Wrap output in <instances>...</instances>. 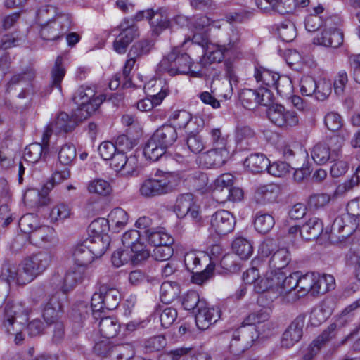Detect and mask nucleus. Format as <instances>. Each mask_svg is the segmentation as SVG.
<instances>
[{
	"mask_svg": "<svg viewBox=\"0 0 360 360\" xmlns=\"http://www.w3.org/2000/svg\"><path fill=\"white\" fill-rule=\"evenodd\" d=\"M29 312L22 302H8L5 305L2 328L6 333L15 335L16 345L24 340L22 332L26 328Z\"/></svg>",
	"mask_w": 360,
	"mask_h": 360,
	"instance_id": "obj_1",
	"label": "nucleus"
},
{
	"mask_svg": "<svg viewBox=\"0 0 360 360\" xmlns=\"http://www.w3.org/2000/svg\"><path fill=\"white\" fill-rule=\"evenodd\" d=\"M105 97L103 94L96 95L94 86L82 85L72 96V101L77 108L75 109V117L84 120L95 112Z\"/></svg>",
	"mask_w": 360,
	"mask_h": 360,
	"instance_id": "obj_2",
	"label": "nucleus"
},
{
	"mask_svg": "<svg viewBox=\"0 0 360 360\" xmlns=\"http://www.w3.org/2000/svg\"><path fill=\"white\" fill-rule=\"evenodd\" d=\"M51 261V254L45 251H41L25 257L21 262L22 273L20 275V281L21 283L32 282L48 269Z\"/></svg>",
	"mask_w": 360,
	"mask_h": 360,
	"instance_id": "obj_3",
	"label": "nucleus"
},
{
	"mask_svg": "<svg viewBox=\"0 0 360 360\" xmlns=\"http://www.w3.org/2000/svg\"><path fill=\"white\" fill-rule=\"evenodd\" d=\"M120 294L115 288L107 285L100 287L98 292H95L91 297L90 311L95 319H98L103 310L115 309L120 303Z\"/></svg>",
	"mask_w": 360,
	"mask_h": 360,
	"instance_id": "obj_4",
	"label": "nucleus"
},
{
	"mask_svg": "<svg viewBox=\"0 0 360 360\" xmlns=\"http://www.w3.org/2000/svg\"><path fill=\"white\" fill-rule=\"evenodd\" d=\"M297 272H294L285 276L282 271H266L264 280L257 286L258 291H266L269 289H275L282 293L291 294L297 289Z\"/></svg>",
	"mask_w": 360,
	"mask_h": 360,
	"instance_id": "obj_5",
	"label": "nucleus"
},
{
	"mask_svg": "<svg viewBox=\"0 0 360 360\" xmlns=\"http://www.w3.org/2000/svg\"><path fill=\"white\" fill-rule=\"evenodd\" d=\"M340 20L330 16L324 20V28L313 39L314 44L325 47L338 48L343 43V33L338 28Z\"/></svg>",
	"mask_w": 360,
	"mask_h": 360,
	"instance_id": "obj_6",
	"label": "nucleus"
},
{
	"mask_svg": "<svg viewBox=\"0 0 360 360\" xmlns=\"http://www.w3.org/2000/svg\"><path fill=\"white\" fill-rule=\"evenodd\" d=\"M259 336L258 331L254 327L240 326L233 330L229 344L230 352L234 355L243 354L252 347Z\"/></svg>",
	"mask_w": 360,
	"mask_h": 360,
	"instance_id": "obj_7",
	"label": "nucleus"
},
{
	"mask_svg": "<svg viewBox=\"0 0 360 360\" xmlns=\"http://www.w3.org/2000/svg\"><path fill=\"white\" fill-rule=\"evenodd\" d=\"M71 25L72 17L70 14L57 15L41 25V37L46 41L57 40L70 30Z\"/></svg>",
	"mask_w": 360,
	"mask_h": 360,
	"instance_id": "obj_8",
	"label": "nucleus"
},
{
	"mask_svg": "<svg viewBox=\"0 0 360 360\" xmlns=\"http://www.w3.org/2000/svg\"><path fill=\"white\" fill-rule=\"evenodd\" d=\"M269 120L278 127L290 129L299 124V116L295 111L286 109L281 105H273L267 111Z\"/></svg>",
	"mask_w": 360,
	"mask_h": 360,
	"instance_id": "obj_9",
	"label": "nucleus"
},
{
	"mask_svg": "<svg viewBox=\"0 0 360 360\" xmlns=\"http://www.w3.org/2000/svg\"><path fill=\"white\" fill-rule=\"evenodd\" d=\"M172 176L164 174L159 179H148L140 186L139 191L146 198H153L167 194L173 190Z\"/></svg>",
	"mask_w": 360,
	"mask_h": 360,
	"instance_id": "obj_10",
	"label": "nucleus"
},
{
	"mask_svg": "<svg viewBox=\"0 0 360 360\" xmlns=\"http://www.w3.org/2000/svg\"><path fill=\"white\" fill-rule=\"evenodd\" d=\"M174 210L179 218L190 216L196 222L201 220L200 206L196 203L194 195L191 193L179 195Z\"/></svg>",
	"mask_w": 360,
	"mask_h": 360,
	"instance_id": "obj_11",
	"label": "nucleus"
},
{
	"mask_svg": "<svg viewBox=\"0 0 360 360\" xmlns=\"http://www.w3.org/2000/svg\"><path fill=\"white\" fill-rule=\"evenodd\" d=\"M119 30L120 33L113 42V49L119 54H123L132 41L139 37L138 27L129 20L122 22L113 31Z\"/></svg>",
	"mask_w": 360,
	"mask_h": 360,
	"instance_id": "obj_12",
	"label": "nucleus"
},
{
	"mask_svg": "<svg viewBox=\"0 0 360 360\" xmlns=\"http://www.w3.org/2000/svg\"><path fill=\"white\" fill-rule=\"evenodd\" d=\"M175 51L174 66V70H172V75H188L193 77H202L206 75V72L200 68L198 62L191 63V58L187 53H180L178 47L173 49Z\"/></svg>",
	"mask_w": 360,
	"mask_h": 360,
	"instance_id": "obj_13",
	"label": "nucleus"
},
{
	"mask_svg": "<svg viewBox=\"0 0 360 360\" xmlns=\"http://www.w3.org/2000/svg\"><path fill=\"white\" fill-rule=\"evenodd\" d=\"M84 274L85 269L76 265L69 268L63 277L59 275L54 276L51 281L58 290L65 293L72 290L78 283H81L84 277Z\"/></svg>",
	"mask_w": 360,
	"mask_h": 360,
	"instance_id": "obj_14",
	"label": "nucleus"
},
{
	"mask_svg": "<svg viewBox=\"0 0 360 360\" xmlns=\"http://www.w3.org/2000/svg\"><path fill=\"white\" fill-rule=\"evenodd\" d=\"M274 95L266 88L257 90L245 89L240 94V100L243 106L249 110L254 109L258 105H269L273 102Z\"/></svg>",
	"mask_w": 360,
	"mask_h": 360,
	"instance_id": "obj_15",
	"label": "nucleus"
},
{
	"mask_svg": "<svg viewBox=\"0 0 360 360\" xmlns=\"http://www.w3.org/2000/svg\"><path fill=\"white\" fill-rule=\"evenodd\" d=\"M141 231L129 230L126 231L122 238L124 247L130 248V251L134 253L135 261H144L150 257V252L146 248L143 243L141 242Z\"/></svg>",
	"mask_w": 360,
	"mask_h": 360,
	"instance_id": "obj_16",
	"label": "nucleus"
},
{
	"mask_svg": "<svg viewBox=\"0 0 360 360\" xmlns=\"http://www.w3.org/2000/svg\"><path fill=\"white\" fill-rule=\"evenodd\" d=\"M229 55L231 56V53L226 52V49L223 45L214 44L208 46L205 53L202 56L198 62L200 68L206 72L205 76H207L211 73L210 69L212 68L210 65L212 63H220Z\"/></svg>",
	"mask_w": 360,
	"mask_h": 360,
	"instance_id": "obj_17",
	"label": "nucleus"
},
{
	"mask_svg": "<svg viewBox=\"0 0 360 360\" xmlns=\"http://www.w3.org/2000/svg\"><path fill=\"white\" fill-rule=\"evenodd\" d=\"M211 228L219 235H225L231 232L236 224L233 215L225 210L215 212L211 217Z\"/></svg>",
	"mask_w": 360,
	"mask_h": 360,
	"instance_id": "obj_18",
	"label": "nucleus"
},
{
	"mask_svg": "<svg viewBox=\"0 0 360 360\" xmlns=\"http://www.w3.org/2000/svg\"><path fill=\"white\" fill-rule=\"evenodd\" d=\"M222 253V248L220 245H212L210 248V264L201 271H196L192 275L191 281L193 283L202 285L204 283L213 278L215 269V260H217Z\"/></svg>",
	"mask_w": 360,
	"mask_h": 360,
	"instance_id": "obj_19",
	"label": "nucleus"
},
{
	"mask_svg": "<svg viewBox=\"0 0 360 360\" xmlns=\"http://www.w3.org/2000/svg\"><path fill=\"white\" fill-rule=\"evenodd\" d=\"M221 316V310L218 307H207V302H200V308L195 314V323L202 330L207 329L216 323Z\"/></svg>",
	"mask_w": 360,
	"mask_h": 360,
	"instance_id": "obj_20",
	"label": "nucleus"
},
{
	"mask_svg": "<svg viewBox=\"0 0 360 360\" xmlns=\"http://www.w3.org/2000/svg\"><path fill=\"white\" fill-rule=\"evenodd\" d=\"M28 237L32 244L41 248L55 245L58 241L55 230L46 225H40Z\"/></svg>",
	"mask_w": 360,
	"mask_h": 360,
	"instance_id": "obj_21",
	"label": "nucleus"
},
{
	"mask_svg": "<svg viewBox=\"0 0 360 360\" xmlns=\"http://www.w3.org/2000/svg\"><path fill=\"white\" fill-rule=\"evenodd\" d=\"M304 322L305 316L304 315L297 316L291 322L283 334L281 339V346L283 347L290 348L300 341L302 336Z\"/></svg>",
	"mask_w": 360,
	"mask_h": 360,
	"instance_id": "obj_22",
	"label": "nucleus"
},
{
	"mask_svg": "<svg viewBox=\"0 0 360 360\" xmlns=\"http://www.w3.org/2000/svg\"><path fill=\"white\" fill-rule=\"evenodd\" d=\"M338 323L330 324L319 336L316 338L308 347L307 351L303 356V360H311L319 352L321 348L336 335Z\"/></svg>",
	"mask_w": 360,
	"mask_h": 360,
	"instance_id": "obj_23",
	"label": "nucleus"
},
{
	"mask_svg": "<svg viewBox=\"0 0 360 360\" xmlns=\"http://www.w3.org/2000/svg\"><path fill=\"white\" fill-rule=\"evenodd\" d=\"M153 86L158 92L153 94L151 98H146L137 102L136 107L140 111L147 112L152 110L155 106L159 105L168 94V86L167 84L163 85L162 81H155Z\"/></svg>",
	"mask_w": 360,
	"mask_h": 360,
	"instance_id": "obj_24",
	"label": "nucleus"
},
{
	"mask_svg": "<svg viewBox=\"0 0 360 360\" xmlns=\"http://www.w3.org/2000/svg\"><path fill=\"white\" fill-rule=\"evenodd\" d=\"M62 309L63 304L59 295H53L48 300L42 309V316L48 326L60 321Z\"/></svg>",
	"mask_w": 360,
	"mask_h": 360,
	"instance_id": "obj_25",
	"label": "nucleus"
},
{
	"mask_svg": "<svg viewBox=\"0 0 360 360\" xmlns=\"http://www.w3.org/2000/svg\"><path fill=\"white\" fill-rule=\"evenodd\" d=\"M89 245V240H83L73 248L72 257L77 266L85 269L95 259L94 253L90 250Z\"/></svg>",
	"mask_w": 360,
	"mask_h": 360,
	"instance_id": "obj_26",
	"label": "nucleus"
},
{
	"mask_svg": "<svg viewBox=\"0 0 360 360\" xmlns=\"http://www.w3.org/2000/svg\"><path fill=\"white\" fill-rule=\"evenodd\" d=\"M151 137L158 144L167 149L176 141L178 135L175 127L171 124H163Z\"/></svg>",
	"mask_w": 360,
	"mask_h": 360,
	"instance_id": "obj_27",
	"label": "nucleus"
},
{
	"mask_svg": "<svg viewBox=\"0 0 360 360\" xmlns=\"http://www.w3.org/2000/svg\"><path fill=\"white\" fill-rule=\"evenodd\" d=\"M323 231L322 221L316 217H311L300 229V237L306 240L316 239Z\"/></svg>",
	"mask_w": 360,
	"mask_h": 360,
	"instance_id": "obj_28",
	"label": "nucleus"
},
{
	"mask_svg": "<svg viewBox=\"0 0 360 360\" xmlns=\"http://www.w3.org/2000/svg\"><path fill=\"white\" fill-rule=\"evenodd\" d=\"M235 141L240 150H248L256 143L255 131L248 126L236 127Z\"/></svg>",
	"mask_w": 360,
	"mask_h": 360,
	"instance_id": "obj_29",
	"label": "nucleus"
},
{
	"mask_svg": "<svg viewBox=\"0 0 360 360\" xmlns=\"http://www.w3.org/2000/svg\"><path fill=\"white\" fill-rule=\"evenodd\" d=\"M229 156V149H218L212 147L202 155L201 159L207 167H220L226 162Z\"/></svg>",
	"mask_w": 360,
	"mask_h": 360,
	"instance_id": "obj_30",
	"label": "nucleus"
},
{
	"mask_svg": "<svg viewBox=\"0 0 360 360\" xmlns=\"http://www.w3.org/2000/svg\"><path fill=\"white\" fill-rule=\"evenodd\" d=\"M290 254L287 248H283L274 252L268 261L266 271H281L290 262Z\"/></svg>",
	"mask_w": 360,
	"mask_h": 360,
	"instance_id": "obj_31",
	"label": "nucleus"
},
{
	"mask_svg": "<svg viewBox=\"0 0 360 360\" xmlns=\"http://www.w3.org/2000/svg\"><path fill=\"white\" fill-rule=\"evenodd\" d=\"M266 276V265L265 262H262L257 267L253 266L243 273V280L245 284H252L254 290L257 293H261L264 291H258L257 286L260 284L262 281L264 280Z\"/></svg>",
	"mask_w": 360,
	"mask_h": 360,
	"instance_id": "obj_32",
	"label": "nucleus"
},
{
	"mask_svg": "<svg viewBox=\"0 0 360 360\" xmlns=\"http://www.w3.org/2000/svg\"><path fill=\"white\" fill-rule=\"evenodd\" d=\"M83 120H79L75 117V110L72 117L65 112H60L58 115L55 120L52 122V127L56 133L68 132L72 131L78 122Z\"/></svg>",
	"mask_w": 360,
	"mask_h": 360,
	"instance_id": "obj_33",
	"label": "nucleus"
},
{
	"mask_svg": "<svg viewBox=\"0 0 360 360\" xmlns=\"http://www.w3.org/2000/svg\"><path fill=\"white\" fill-rule=\"evenodd\" d=\"M297 272V297H303L308 293H310L313 296H316V292H314L316 281L315 273H307L306 274L301 276L299 271Z\"/></svg>",
	"mask_w": 360,
	"mask_h": 360,
	"instance_id": "obj_34",
	"label": "nucleus"
},
{
	"mask_svg": "<svg viewBox=\"0 0 360 360\" xmlns=\"http://www.w3.org/2000/svg\"><path fill=\"white\" fill-rule=\"evenodd\" d=\"M228 53H231L236 58L241 57L242 41L240 39V32L235 27H231L228 33L227 43L223 44Z\"/></svg>",
	"mask_w": 360,
	"mask_h": 360,
	"instance_id": "obj_35",
	"label": "nucleus"
},
{
	"mask_svg": "<svg viewBox=\"0 0 360 360\" xmlns=\"http://www.w3.org/2000/svg\"><path fill=\"white\" fill-rule=\"evenodd\" d=\"M269 160L263 154L250 155L244 161L245 167L252 173H259L267 170Z\"/></svg>",
	"mask_w": 360,
	"mask_h": 360,
	"instance_id": "obj_36",
	"label": "nucleus"
},
{
	"mask_svg": "<svg viewBox=\"0 0 360 360\" xmlns=\"http://www.w3.org/2000/svg\"><path fill=\"white\" fill-rule=\"evenodd\" d=\"M99 331L103 337L108 340L115 337L120 328V324L116 318L111 316L100 317Z\"/></svg>",
	"mask_w": 360,
	"mask_h": 360,
	"instance_id": "obj_37",
	"label": "nucleus"
},
{
	"mask_svg": "<svg viewBox=\"0 0 360 360\" xmlns=\"http://www.w3.org/2000/svg\"><path fill=\"white\" fill-rule=\"evenodd\" d=\"M254 76L258 83H261L260 88H266L271 90L275 85L280 75L277 72H273L262 67L256 68Z\"/></svg>",
	"mask_w": 360,
	"mask_h": 360,
	"instance_id": "obj_38",
	"label": "nucleus"
},
{
	"mask_svg": "<svg viewBox=\"0 0 360 360\" xmlns=\"http://www.w3.org/2000/svg\"><path fill=\"white\" fill-rule=\"evenodd\" d=\"M110 228L115 232H119L128 222L127 213L120 207L111 210L106 219Z\"/></svg>",
	"mask_w": 360,
	"mask_h": 360,
	"instance_id": "obj_39",
	"label": "nucleus"
},
{
	"mask_svg": "<svg viewBox=\"0 0 360 360\" xmlns=\"http://www.w3.org/2000/svg\"><path fill=\"white\" fill-rule=\"evenodd\" d=\"M146 236L148 243L155 246L160 245H172L174 243L173 238L161 227H154L148 230Z\"/></svg>",
	"mask_w": 360,
	"mask_h": 360,
	"instance_id": "obj_40",
	"label": "nucleus"
},
{
	"mask_svg": "<svg viewBox=\"0 0 360 360\" xmlns=\"http://www.w3.org/2000/svg\"><path fill=\"white\" fill-rule=\"evenodd\" d=\"M49 153L46 146L39 143H33L27 146L24 152V158L26 161L36 163L41 159H44Z\"/></svg>",
	"mask_w": 360,
	"mask_h": 360,
	"instance_id": "obj_41",
	"label": "nucleus"
},
{
	"mask_svg": "<svg viewBox=\"0 0 360 360\" xmlns=\"http://www.w3.org/2000/svg\"><path fill=\"white\" fill-rule=\"evenodd\" d=\"M179 285L174 281H165L160 289V299L162 302L170 303L180 294Z\"/></svg>",
	"mask_w": 360,
	"mask_h": 360,
	"instance_id": "obj_42",
	"label": "nucleus"
},
{
	"mask_svg": "<svg viewBox=\"0 0 360 360\" xmlns=\"http://www.w3.org/2000/svg\"><path fill=\"white\" fill-rule=\"evenodd\" d=\"M232 249L241 259H248L253 253L251 242L243 237H238L233 241Z\"/></svg>",
	"mask_w": 360,
	"mask_h": 360,
	"instance_id": "obj_43",
	"label": "nucleus"
},
{
	"mask_svg": "<svg viewBox=\"0 0 360 360\" xmlns=\"http://www.w3.org/2000/svg\"><path fill=\"white\" fill-rule=\"evenodd\" d=\"M316 281L314 292L316 295H323L335 288V280L330 274H315Z\"/></svg>",
	"mask_w": 360,
	"mask_h": 360,
	"instance_id": "obj_44",
	"label": "nucleus"
},
{
	"mask_svg": "<svg viewBox=\"0 0 360 360\" xmlns=\"http://www.w3.org/2000/svg\"><path fill=\"white\" fill-rule=\"evenodd\" d=\"M275 224L274 218L271 214L257 212L255 214L254 225L255 229L263 234L269 232Z\"/></svg>",
	"mask_w": 360,
	"mask_h": 360,
	"instance_id": "obj_45",
	"label": "nucleus"
},
{
	"mask_svg": "<svg viewBox=\"0 0 360 360\" xmlns=\"http://www.w3.org/2000/svg\"><path fill=\"white\" fill-rule=\"evenodd\" d=\"M314 161L318 165H323L328 160H335V158L330 152V148L324 143H319L315 145L311 152Z\"/></svg>",
	"mask_w": 360,
	"mask_h": 360,
	"instance_id": "obj_46",
	"label": "nucleus"
},
{
	"mask_svg": "<svg viewBox=\"0 0 360 360\" xmlns=\"http://www.w3.org/2000/svg\"><path fill=\"white\" fill-rule=\"evenodd\" d=\"M239 58H236L233 56H229L224 60V72L225 77L229 80V85L231 87V95L233 91V86H236L238 83V77L236 73L237 71V60Z\"/></svg>",
	"mask_w": 360,
	"mask_h": 360,
	"instance_id": "obj_47",
	"label": "nucleus"
},
{
	"mask_svg": "<svg viewBox=\"0 0 360 360\" xmlns=\"http://www.w3.org/2000/svg\"><path fill=\"white\" fill-rule=\"evenodd\" d=\"M278 193V187L276 184L262 185L256 190L255 198L262 202H271L276 199Z\"/></svg>",
	"mask_w": 360,
	"mask_h": 360,
	"instance_id": "obj_48",
	"label": "nucleus"
},
{
	"mask_svg": "<svg viewBox=\"0 0 360 360\" xmlns=\"http://www.w3.org/2000/svg\"><path fill=\"white\" fill-rule=\"evenodd\" d=\"M349 136L348 132L341 131L340 134L332 136L326 142H324L330 148V152L335 159L340 156L345 141L349 138Z\"/></svg>",
	"mask_w": 360,
	"mask_h": 360,
	"instance_id": "obj_49",
	"label": "nucleus"
},
{
	"mask_svg": "<svg viewBox=\"0 0 360 360\" xmlns=\"http://www.w3.org/2000/svg\"><path fill=\"white\" fill-rule=\"evenodd\" d=\"M22 273V268L21 267V263L20 264L18 268H16L13 265L11 264H5L2 267L1 270V276L4 279H6L7 282L11 284L16 283L17 285H26L28 283H21L20 281V278L21 277V274Z\"/></svg>",
	"mask_w": 360,
	"mask_h": 360,
	"instance_id": "obj_50",
	"label": "nucleus"
},
{
	"mask_svg": "<svg viewBox=\"0 0 360 360\" xmlns=\"http://www.w3.org/2000/svg\"><path fill=\"white\" fill-rule=\"evenodd\" d=\"M323 11V7L319 5L313 8V11L307 15L304 20L305 28L308 32H315L318 30L323 24V20L319 14Z\"/></svg>",
	"mask_w": 360,
	"mask_h": 360,
	"instance_id": "obj_51",
	"label": "nucleus"
},
{
	"mask_svg": "<svg viewBox=\"0 0 360 360\" xmlns=\"http://www.w3.org/2000/svg\"><path fill=\"white\" fill-rule=\"evenodd\" d=\"M87 190L90 193L107 196L112 191L110 184L103 179H96L89 182Z\"/></svg>",
	"mask_w": 360,
	"mask_h": 360,
	"instance_id": "obj_52",
	"label": "nucleus"
},
{
	"mask_svg": "<svg viewBox=\"0 0 360 360\" xmlns=\"http://www.w3.org/2000/svg\"><path fill=\"white\" fill-rule=\"evenodd\" d=\"M166 150L165 148L158 144L151 137L144 147L143 153L146 158L152 161H157L165 153Z\"/></svg>",
	"mask_w": 360,
	"mask_h": 360,
	"instance_id": "obj_53",
	"label": "nucleus"
},
{
	"mask_svg": "<svg viewBox=\"0 0 360 360\" xmlns=\"http://www.w3.org/2000/svg\"><path fill=\"white\" fill-rule=\"evenodd\" d=\"M279 37L282 41L290 42L294 40L297 35V30L293 22L285 20L277 27Z\"/></svg>",
	"mask_w": 360,
	"mask_h": 360,
	"instance_id": "obj_54",
	"label": "nucleus"
},
{
	"mask_svg": "<svg viewBox=\"0 0 360 360\" xmlns=\"http://www.w3.org/2000/svg\"><path fill=\"white\" fill-rule=\"evenodd\" d=\"M70 177V172L68 168L61 171H56L52 174L51 179L44 185L41 192L47 194L56 185L61 184Z\"/></svg>",
	"mask_w": 360,
	"mask_h": 360,
	"instance_id": "obj_55",
	"label": "nucleus"
},
{
	"mask_svg": "<svg viewBox=\"0 0 360 360\" xmlns=\"http://www.w3.org/2000/svg\"><path fill=\"white\" fill-rule=\"evenodd\" d=\"M65 75V70L63 64V58L58 56L54 66L51 70V87H56L61 91V82Z\"/></svg>",
	"mask_w": 360,
	"mask_h": 360,
	"instance_id": "obj_56",
	"label": "nucleus"
},
{
	"mask_svg": "<svg viewBox=\"0 0 360 360\" xmlns=\"http://www.w3.org/2000/svg\"><path fill=\"white\" fill-rule=\"evenodd\" d=\"M134 253L129 250L118 249L113 252L112 255V263L116 267H120L128 262H131L133 264H138L142 261H135Z\"/></svg>",
	"mask_w": 360,
	"mask_h": 360,
	"instance_id": "obj_57",
	"label": "nucleus"
},
{
	"mask_svg": "<svg viewBox=\"0 0 360 360\" xmlns=\"http://www.w3.org/2000/svg\"><path fill=\"white\" fill-rule=\"evenodd\" d=\"M149 22L150 25L155 27L157 31L166 29L169 25L166 11L162 8L156 11L153 10V14L150 16Z\"/></svg>",
	"mask_w": 360,
	"mask_h": 360,
	"instance_id": "obj_58",
	"label": "nucleus"
},
{
	"mask_svg": "<svg viewBox=\"0 0 360 360\" xmlns=\"http://www.w3.org/2000/svg\"><path fill=\"white\" fill-rule=\"evenodd\" d=\"M34 78L32 70H27L20 74L14 75L6 86V91L10 92L15 85L29 86L30 82Z\"/></svg>",
	"mask_w": 360,
	"mask_h": 360,
	"instance_id": "obj_59",
	"label": "nucleus"
},
{
	"mask_svg": "<svg viewBox=\"0 0 360 360\" xmlns=\"http://www.w3.org/2000/svg\"><path fill=\"white\" fill-rule=\"evenodd\" d=\"M234 176L229 174L225 173L220 175L214 181L215 187L213 191V195L215 198L224 193V189L230 188L233 184Z\"/></svg>",
	"mask_w": 360,
	"mask_h": 360,
	"instance_id": "obj_60",
	"label": "nucleus"
},
{
	"mask_svg": "<svg viewBox=\"0 0 360 360\" xmlns=\"http://www.w3.org/2000/svg\"><path fill=\"white\" fill-rule=\"evenodd\" d=\"M277 94L283 98H289L292 93V85L290 79L285 75H280L273 86Z\"/></svg>",
	"mask_w": 360,
	"mask_h": 360,
	"instance_id": "obj_61",
	"label": "nucleus"
},
{
	"mask_svg": "<svg viewBox=\"0 0 360 360\" xmlns=\"http://www.w3.org/2000/svg\"><path fill=\"white\" fill-rule=\"evenodd\" d=\"M155 314L159 316L161 326L165 328L172 326L177 318V311L172 307L160 308L156 311Z\"/></svg>",
	"mask_w": 360,
	"mask_h": 360,
	"instance_id": "obj_62",
	"label": "nucleus"
},
{
	"mask_svg": "<svg viewBox=\"0 0 360 360\" xmlns=\"http://www.w3.org/2000/svg\"><path fill=\"white\" fill-rule=\"evenodd\" d=\"M169 120L174 127L181 129L191 124L193 117L186 110H176L171 114Z\"/></svg>",
	"mask_w": 360,
	"mask_h": 360,
	"instance_id": "obj_63",
	"label": "nucleus"
},
{
	"mask_svg": "<svg viewBox=\"0 0 360 360\" xmlns=\"http://www.w3.org/2000/svg\"><path fill=\"white\" fill-rule=\"evenodd\" d=\"M40 225L38 218L33 214H27L22 216L19 221L20 230L29 236Z\"/></svg>",
	"mask_w": 360,
	"mask_h": 360,
	"instance_id": "obj_64",
	"label": "nucleus"
}]
</instances>
